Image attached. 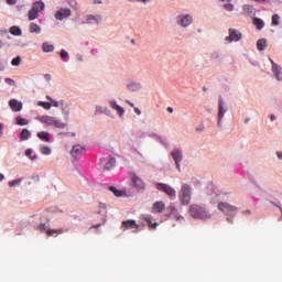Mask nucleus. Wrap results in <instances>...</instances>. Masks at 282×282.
I'll use <instances>...</instances> for the list:
<instances>
[{
    "label": "nucleus",
    "mask_w": 282,
    "mask_h": 282,
    "mask_svg": "<svg viewBox=\"0 0 282 282\" xmlns=\"http://www.w3.org/2000/svg\"><path fill=\"white\" fill-rule=\"evenodd\" d=\"M192 197H193V188L188 184H183L178 192V199L182 206H188V204H191Z\"/></svg>",
    "instance_id": "f257e3e1"
},
{
    "label": "nucleus",
    "mask_w": 282,
    "mask_h": 282,
    "mask_svg": "<svg viewBox=\"0 0 282 282\" xmlns=\"http://www.w3.org/2000/svg\"><path fill=\"white\" fill-rule=\"evenodd\" d=\"M189 215L194 219H208L210 215L206 209L197 204H193L189 206Z\"/></svg>",
    "instance_id": "f03ea898"
},
{
    "label": "nucleus",
    "mask_w": 282,
    "mask_h": 282,
    "mask_svg": "<svg viewBox=\"0 0 282 282\" xmlns=\"http://www.w3.org/2000/svg\"><path fill=\"white\" fill-rule=\"evenodd\" d=\"M37 120L42 122V124H47L48 127H55V129H65V123L61 121V119H56V117L42 116V117H39Z\"/></svg>",
    "instance_id": "7ed1b4c3"
},
{
    "label": "nucleus",
    "mask_w": 282,
    "mask_h": 282,
    "mask_svg": "<svg viewBox=\"0 0 282 282\" xmlns=\"http://www.w3.org/2000/svg\"><path fill=\"white\" fill-rule=\"evenodd\" d=\"M155 188L161 191V193H165V195H169V197H175L177 195V192H175L171 185L164 183H155Z\"/></svg>",
    "instance_id": "20e7f679"
},
{
    "label": "nucleus",
    "mask_w": 282,
    "mask_h": 282,
    "mask_svg": "<svg viewBox=\"0 0 282 282\" xmlns=\"http://www.w3.org/2000/svg\"><path fill=\"white\" fill-rule=\"evenodd\" d=\"M218 210H220L221 213H225V215H232L237 213L239 208L228 203L220 202L218 204Z\"/></svg>",
    "instance_id": "39448f33"
},
{
    "label": "nucleus",
    "mask_w": 282,
    "mask_h": 282,
    "mask_svg": "<svg viewBox=\"0 0 282 282\" xmlns=\"http://www.w3.org/2000/svg\"><path fill=\"white\" fill-rule=\"evenodd\" d=\"M37 230H41V232H45L46 230L47 237H54V235H63L64 232L63 229H47V226L45 224L39 225Z\"/></svg>",
    "instance_id": "423d86ee"
},
{
    "label": "nucleus",
    "mask_w": 282,
    "mask_h": 282,
    "mask_svg": "<svg viewBox=\"0 0 282 282\" xmlns=\"http://www.w3.org/2000/svg\"><path fill=\"white\" fill-rule=\"evenodd\" d=\"M177 23L182 28H188V25H191V23H193V17L191 14L180 15L177 18Z\"/></svg>",
    "instance_id": "0eeeda50"
},
{
    "label": "nucleus",
    "mask_w": 282,
    "mask_h": 282,
    "mask_svg": "<svg viewBox=\"0 0 282 282\" xmlns=\"http://www.w3.org/2000/svg\"><path fill=\"white\" fill-rule=\"evenodd\" d=\"M83 153H85V147L80 144L74 145L73 150L70 151V155H73L75 160L83 158Z\"/></svg>",
    "instance_id": "6e6552de"
},
{
    "label": "nucleus",
    "mask_w": 282,
    "mask_h": 282,
    "mask_svg": "<svg viewBox=\"0 0 282 282\" xmlns=\"http://www.w3.org/2000/svg\"><path fill=\"white\" fill-rule=\"evenodd\" d=\"M228 111L227 108L224 107V99H218V126L221 124V120H224V116Z\"/></svg>",
    "instance_id": "1a4fd4ad"
},
{
    "label": "nucleus",
    "mask_w": 282,
    "mask_h": 282,
    "mask_svg": "<svg viewBox=\"0 0 282 282\" xmlns=\"http://www.w3.org/2000/svg\"><path fill=\"white\" fill-rule=\"evenodd\" d=\"M133 228H140V225H138V223H135L133 219L123 220L121 223V230H133Z\"/></svg>",
    "instance_id": "9d476101"
},
{
    "label": "nucleus",
    "mask_w": 282,
    "mask_h": 282,
    "mask_svg": "<svg viewBox=\"0 0 282 282\" xmlns=\"http://www.w3.org/2000/svg\"><path fill=\"white\" fill-rule=\"evenodd\" d=\"M228 43H232V41H241V33L235 29H229V36L225 39Z\"/></svg>",
    "instance_id": "9b49d317"
},
{
    "label": "nucleus",
    "mask_w": 282,
    "mask_h": 282,
    "mask_svg": "<svg viewBox=\"0 0 282 282\" xmlns=\"http://www.w3.org/2000/svg\"><path fill=\"white\" fill-rule=\"evenodd\" d=\"M171 155L176 164V169L177 171H182L181 166H180V163L182 162L183 160V156H182V150H173L171 152Z\"/></svg>",
    "instance_id": "f8f14e48"
},
{
    "label": "nucleus",
    "mask_w": 282,
    "mask_h": 282,
    "mask_svg": "<svg viewBox=\"0 0 282 282\" xmlns=\"http://www.w3.org/2000/svg\"><path fill=\"white\" fill-rule=\"evenodd\" d=\"M67 17H72V10L70 9H59L55 13V19H57V21H63V19H67Z\"/></svg>",
    "instance_id": "ddd939ff"
},
{
    "label": "nucleus",
    "mask_w": 282,
    "mask_h": 282,
    "mask_svg": "<svg viewBox=\"0 0 282 282\" xmlns=\"http://www.w3.org/2000/svg\"><path fill=\"white\" fill-rule=\"evenodd\" d=\"M270 63L272 65V72L276 78V80H282V68L276 63H274V59L270 58Z\"/></svg>",
    "instance_id": "4468645a"
},
{
    "label": "nucleus",
    "mask_w": 282,
    "mask_h": 282,
    "mask_svg": "<svg viewBox=\"0 0 282 282\" xmlns=\"http://www.w3.org/2000/svg\"><path fill=\"white\" fill-rule=\"evenodd\" d=\"M166 208V205L164 202L159 200L155 202L152 206V213L158 214V213H164V209Z\"/></svg>",
    "instance_id": "2eb2a0df"
},
{
    "label": "nucleus",
    "mask_w": 282,
    "mask_h": 282,
    "mask_svg": "<svg viewBox=\"0 0 282 282\" xmlns=\"http://www.w3.org/2000/svg\"><path fill=\"white\" fill-rule=\"evenodd\" d=\"M9 107L13 111H21V109H23V104L17 99H11L9 101Z\"/></svg>",
    "instance_id": "dca6fc26"
},
{
    "label": "nucleus",
    "mask_w": 282,
    "mask_h": 282,
    "mask_svg": "<svg viewBox=\"0 0 282 282\" xmlns=\"http://www.w3.org/2000/svg\"><path fill=\"white\" fill-rule=\"evenodd\" d=\"M132 183H133V186L138 188V191H144V187H145L144 181H142V178H140L139 176H133Z\"/></svg>",
    "instance_id": "f3484780"
},
{
    "label": "nucleus",
    "mask_w": 282,
    "mask_h": 282,
    "mask_svg": "<svg viewBox=\"0 0 282 282\" xmlns=\"http://www.w3.org/2000/svg\"><path fill=\"white\" fill-rule=\"evenodd\" d=\"M110 107H111V109H116V111H118L119 116H123L124 115V108L118 106L116 100H111L110 101Z\"/></svg>",
    "instance_id": "a211bd4d"
},
{
    "label": "nucleus",
    "mask_w": 282,
    "mask_h": 282,
    "mask_svg": "<svg viewBox=\"0 0 282 282\" xmlns=\"http://www.w3.org/2000/svg\"><path fill=\"white\" fill-rule=\"evenodd\" d=\"M37 138L42 140V142H50V132H46V131L37 132Z\"/></svg>",
    "instance_id": "6ab92c4d"
},
{
    "label": "nucleus",
    "mask_w": 282,
    "mask_h": 282,
    "mask_svg": "<svg viewBox=\"0 0 282 282\" xmlns=\"http://www.w3.org/2000/svg\"><path fill=\"white\" fill-rule=\"evenodd\" d=\"M32 9L36 10L37 13L43 12V10H45V3L41 2V1H36L35 3H33Z\"/></svg>",
    "instance_id": "aec40b11"
},
{
    "label": "nucleus",
    "mask_w": 282,
    "mask_h": 282,
    "mask_svg": "<svg viewBox=\"0 0 282 282\" xmlns=\"http://www.w3.org/2000/svg\"><path fill=\"white\" fill-rule=\"evenodd\" d=\"M257 47L259 50V52H263V50H265V47H268V41H265V39H261L257 42Z\"/></svg>",
    "instance_id": "412c9836"
},
{
    "label": "nucleus",
    "mask_w": 282,
    "mask_h": 282,
    "mask_svg": "<svg viewBox=\"0 0 282 282\" xmlns=\"http://www.w3.org/2000/svg\"><path fill=\"white\" fill-rule=\"evenodd\" d=\"M87 23H91V21H95V23H100V21H102V17H100V15H93V14H90V15H87Z\"/></svg>",
    "instance_id": "4be33fe9"
},
{
    "label": "nucleus",
    "mask_w": 282,
    "mask_h": 282,
    "mask_svg": "<svg viewBox=\"0 0 282 282\" xmlns=\"http://www.w3.org/2000/svg\"><path fill=\"white\" fill-rule=\"evenodd\" d=\"M253 25H256L257 30H263V28L265 26V23L263 22V20L259 18H254Z\"/></svg>",
    "instance_id": "5701e85b"
},
{
    "label": "nucleus",
    "mask_w": 282,
    "mask_h": 282,
    "mask_svg": "<svg viewBox=\"0 0 282 282\" xmlns=\"http://www.w3.org/2000/svg\"><path fill=\"white\" fill-rule=\"evenodd\" d=\"M21 135V140L25 141V140H30V138H32V132H30V130L28 129H23L20 133Z\"/></svg>",
    "instance_id": "b1692460"
},
{
    "label": "nucleus",
    "mask_w": 282,
    "mask_h": 282,
    "mask_svg": "<svg viewBox=\"0 0 282 282\" xmlns=\"http://www.w3.org/2000/svg\"><path fill=\"white\" fill-rule=\"evenodd\" d=\"M30 32H31V34H41V26H39V24H36V23H31Z\"/></svg>",
    "instance_id": "393cba45"
},
{
    "label": "nucleus",
    "mask_w": 282,
    "mask_h": 282,
    "mask_svg": "<svg viewBox=\"0 0 282 282\" xmlns=\"http://www.w3.org/2000/svg\"><path fill=\"white\" fill-rule=\"evenodd\" d=\"M28 15H29V21H34V19H39V12L36 11V9H33V7L29 11Z\"/></svg>",
    "instance_id": "a878e982"
},
{
    "label": "nucleus",
    "mask_w": 282,
    "mask_h": 282,
    "mask_svg": "<svg viewBox=\"0 0 282 282\" xmlns=\"http://www.w3.org/2000/svg\"><path fill=\"white\" fill-rule=\"evenodd\" d=\"M115 166H116V158H110L109 161L105 165V170L111 171V169Z\"/></svg>",
    "instance_id": "bb28decb"
},
{
    "label": "nucleus",
    "mask_w": 282,
    "mask_h": 282,
    "mask_svg": "<svg viewBox=\"0 0 282 282\" xmlns=\"http://www.w3.org/2000/svg\"><path fill=\"white\" fill-rule=\"evenodd\" d=\"M10 34H12L13 36H21L22 31H21V28L19 26H11L10 28Z\"/></svg>",
    "instance_id": "cd10ccee"
},
{
    "label": "nucleus",
    "mask_w": 282,
    "mask_h": 282,
    "mask_svg": "<svg viewBox=\"0 0 282 282\" xmlns=\"http://www.w3.org/2000/svg\"><path fill=\"white\" fill-rule=\"evenodd\" d=\"M15 122H17V124H19V127H25L30 123L28 121V119H25L23 117H17Z\"/></svg>",
    "instance_id": "c85d7f7f"
},
{
    "label": "nucleus",
    "mask_w": 282,
    "mask_h": 282,
    "mask_svg": "<svg viewBox=\"0 0 282 282\" xmlns=\"http://www.w3.org/2000/svg\"><path fill=\"white\" fill-rule=\"evenodd\" d=\"M144 220L148 223L149 228H153V230H155V228H158L159 224L158 223H152L151 221V216H148L144 218Z\"/></svg>",
    "instance_id": "c756f323"
},
{
    "label": "nucleus",
    "mask_w": 282,
    "mask_h": 282,
    "mask_svg": "<svg viewBox=\"0 0 282 282\" xmlns=\"http://www.w3.org/2000/svg\"><path fill=\"white\" fill-rule=\"evenodd\" d=\"M43 52H54V45H52L47 42H44L43 43Z\"/></svg>",
    "instance_id": "7c9ffc66"
},
{
    "label": "nucleus",
    "mask_w": 282,
    "mask_h": 282,
    "mask_svg": "<svg viewBox=\"0 0 282 282\" xmlns=\"http://www.w3.org/2000/svg\"><path fill=\"white\" fill-rule=\"evenodd\" d=\"M109 191H111L116 197H122V192L118 191L115 186H110Z\"/></svg>",
    "instance_id": "2f4dec72"
},
{
    "label": "nucleus",
    "mask_w": 282,
    "mask_h": 282,
    "mask_svg": "<svg viewBox=\"0 0 282 282\" xmlns=\"http://www.w3.org/2000/svg\"><path fill=\"white\" fill-rule=\"evenodd\" d=\"M40 151H41L42 155H51L52 154V149H50L48 147H42Z\"/></svg>",
    "instance_id": "473e14b6"
},
{
    "label": "nucleus",
    "mask_w": 282,
    "mask_h": 282,
    "mask_svg": "<svg viewBox=\"0 0 282 282\" xmlns=\"http://www.w3.org/2000/svg\"><path fill=\"white\" fill-rule=\"evenodd\" d=\"M11 65H13V67H19V65H21V56H17L11 61Z\"/></svg>",
    "instance_id": "72a5a7b5"
},
{
    "label": "nucleus",
    "mask_w": 282,
    "mask_h": 282,
    "mask_svg": "<svg viewBox=\"0 0 282 282\" xmlns=\"http://www.w3.org/2000/svg\"><path fill=\"white\" fill-rule=\"evenodd\" d=\"M129 91H138L140 90V84H130L128 85Z\"/></svg>",
    "instance_id": "f704fd0d"
},
{
    "label": "nucleus",
    "mask_w": 282,
    "mask_h": 282,
    "mask_svg": "<svg viewBox=\"0 0 282 282\" xmlns=\"http://www.w3.org/2000/svg\"><path fill=\"white\" fill-rule=\"evenodd\" d=\"M280 21H281V17H279V14H274V15L272 17V22H271V24H272V25H279Z\"/></svg>",
    "instance_id": "c9c22d12"
},
{
    "label": "nucleus",
    "mask_w": 282,
    "mask_h": 282,
    "mask_svg": "<svg viewBox=\"0 0 282 282\" xmlns=\"http://www.w3.org/2000/svg\"><path fill=\"white\" fill-rule=\"evenodd\" d=\"M242 10H243V12H247V14H252V6H250V4H245L242 7Z\"/></svg>",
    "instance_id": "e433bc0d"
},
{
    "label": "nucleus",
    "mask_w": 282,
    "mask_h": 282,
    "mask_svg": "<svg viewBox=\"0 0 282 282\" xmlns=\"http://www.w3.org/2000/svg\"><path fill=\"white\" fill-rule=\"evenodd\" d=\"M40 107H43L44 109L48 110V109H52V104L46 101H41Z\"/></svg>",
    "instance_id": "4c0bfd02"
},
{
    "label": "nucleus",
    "mask_w": 282,
    "mask_h": 282,
    "mask_svg": "<svg viewBox=\"0 0 282 282\" xmlns=\"http://www.w3.org/2000/svg\"><path fill=\"white\" fill-rule=\"evenodd\" d=\"M224 8L227 10V12H232L235 10V4L226 3L224 4Z\"/></svg>",
    "instance_id": "58836bf2"
},
{
    "label": "nucleus",
    "mask_w": 282,
    "mask_h": 282,
    "mask_svg": "<svg viewBox=\"0 0 282 282\" xmlns=\"http://www.w3.org/2000/svg\"><path fill=\"white\" fill-rule=\"evenodd\" d=\"M25 155H26V158H30L31 160H36V156H30V155H32V150L31 149H28L25 151Z\"/></svg>",
    "instance_id": "ea45409f"
},
{
    "label": "nucleus",
    "mask_w": 282,
    "mask_h": 282,
    "mask_svg": "<svg viewBox=\"0 0 282 282\" xmlns=\"http://www.w3.org/2000/svg\"><path fill=\"white\" fill-rule=\"evenodd\" d=\"M17 184H21V180H14L9 182V186H17Z\"/></svg>",
    "instance_id": "a19ab883"
},
{
    "label": "nucleus",
    "mask_w": 282,
    "mask_h": 282,
    "mask_svg": "<svg viewBox=\"0 0 282 282\" xmlns=\"http://www.w3.org/2000/svg\"><path fill=\"white\" fill-rule=\"evenodd\" d=\"M67 56H69V53H67L66 51L61 52V57L62 58H67Z\"/></svg>",
    "instance_id": "79ce46f5"
},
{
    "label": "nucleus",
    "mask_w": 282,
    "mask_h": 282,
    "mask_svg": "<svg viewBox=\"0 0 282 282\" xmlns=\"http://www.w3.org/2000/svg\"><path fill=\"white\" fill-rule=\"evenodd\" d=\"M8 6H14L17 0H7Z\"/></svg>",
    "instance_id": "37998d69"
},
{
    "label": "nucleus",
    "mask_w": 282,
    "mask_h": 282,
    "mask_svg": "<svg viewBox=\"0 0 282 282\" xmlns=\"http://www.w3.org/2000/svg\"><path fill=\"white\" fill-rule=\"evenodd\" d=\"M6 83H8L9 85H14V82L11 78H6Z\"/></svg>",
    "instance_id": "c03bdc74"
},
{
    "label": "nucleus",
    "mask_w": 282,
    "mask_h": 282,
    "mask_svg": "<svg viewBox=\"0 0 282 282\" xmlns=\"http://www.w3.org/2000/svg\"><path fill=\"white\" fill-rule=\"evenodd\" d=\"M51 107H58V101L52 100Z\"/></svg>",
    "instance_id": "a18cd8bd"
},
{
    "label": "nucleus",
    "mask_w": 282,
    "mask_h": 282,
    "mask_svg": "<svg viewBox=\"0 0 282 282\" xmlns=\"http://www.w3.org/2000/svg\"><path fill=\"white\" fill-rule=\"evenodd\" d=\"M134 112L137 113V116H141L142 115V111H140L139 108H135V107H134Z\"/></svg>",
    "instance_id": "49530a36"
},
{
    "label": "nucleus",
    "mask_w": 282,
    "mask_h": 282,
    "mask_svg": "<svg viewBox=\"0 0 282 282\" xmlns=\"http://www.w3.org/2000/svg\"><path fill=\"white\" fill-rule=\"evenodd\" d=\"M44 78H45L46 80H52V76H51L50 74L44 75Z\"/></svg>",
    "instance_id": "de8ad7c7"
},
{
    "label": "nucleus",
    "mask_w": 282,
    "mask_h": 282,
    "mask_svg": "<svg viewBox=\"0 0 282 282\" xmlns=\"http://www.w3.org/2000/svg\"><path fill=\"white\" fill-rule=\"evenodd\" d=\"M270 120L272 121V122H274V120H276V116H274V115H270Z\"/></svg>",
    "instance_id": "09e8293b"
},
{
    "label": "nucleus",
    "mask_w": 282,
    "mask_h": 282,
    "mask_svg": "<svg viewBox=\"0 0 282 282\" xmlns=\"http://www.w3.org/2000/svg\"><path fill=\"white\" fill-rule=\"evenodd\" d=\"M0 135H3V123H0Z\"/></svg>",
    "instance_id": "8fccbe9b"
},
{
    "label": "nucleus",
    "mask_w": 282,
    "mask_h": 282,
    "mask_svg": "<svg viewBox=\"0 0 282 282\" xmlns=\"http://www.w3.org/2000/svg\"><path fill=\"white\" fill-rule=\"evenodd\" d=\"M4 180H6V176L2 173H0V182H3Z\"/></svg>",
    "instance_id": "3c124183"
},
{
    "label": "nucleus",
    "mask_w": 282,
    "mask_h": 282,
    "mask_svg": "<svg viewBox=\"0 0 282 282\" xmlns=\"http://www.w3.org/2000/svg\"><path fill=\"white\" fill-rule=\"evenodd\" d=\"M278 159L282 160V152H276Z\"/></svg>",
    "instance_id": "603ef678"
},
{
    "label": "nucleus",
    "mask_w": 282,
    "mask_h": 282,
    "mask_svg": "<svg viewBox=\"0 0 282 282\" xmlns=\"http://www.w3.org/2000/svg\"><path fill=\"white\" fill-rule=\"evenodd\" d=\"M169 113H173V107H167Z\"/></svg>",
    "instance_id": "864d4df0"
},
{
    "label": "nucleus",
    "mask_w": 282,
    "mask_h": 282,
    "mask_svg": "<svg viewBox=\"0 0 282 282\" xmlns=\"http://www.w3.org/2000/svg\"><path fill=\"white\" fill-rule=\"evenodd\" d=\"M137 1H140L141 3H147V1L149 0H137Z\"/></svg>",
    "instance_id": "5fc2aeb1"
},
{
    "label": "nucleus",
    "mask_w": 282,
    "mask_h": 282,
    "mask_svg": "<svg viewBox=\"0 0 282 282\" xmlns=\"http://www.w3.org/2000/svg\"><path fill=\"white\" fill-rule=\"evenodd\" d=\"M243 214L245 215H250V210H245Z\"/></svg>",
    "instance_id": "6e6d98bb"
},
{
    "label": "nucleus",
    "mask_w": 282,
    "mask_h": 282,
    "mask_svg": "<svg viewBox=\"0 0 282 282\" xmlns=\"http://www.w3.org/2000/svg\"><path fill=\"white\" fill-rule=\"evenodd\" d=\"M127 104L130 105V107H133V102L127 101Z\"/></svg>",
    "instance_id": "4d7b16f0"
},
{
    "label": "nucleus",
    "mask_w": 282,
    "mask_h": 282,
    "mask_svg": "<svg viewBox=\"0 0 282 282\" xmlns=\"http://www.w3.org/2000/svg\"><path fill=\"white\" fill-rule=\"evenodd\" d=\"M0 47H3V41L0 40Z\"/></svg>",
    "instance_id": "13d9d810"
},
{
    "label": "nucleus",
    "mask_w": 282,
    "mask_h": 282,
    "mask_svg": "<svg viewBox=\"0 0 282 282\" xmlns=\"http://www.w3.org/2000/svg\"><path fill=\"white\" fill-rule=\"evenodd\" d=\"M220 1H226L227 3H230V1H232V0H220Z\"/></svg>",
    "instance_id": "bf43d9fd"
},
{
    "label": "nucleus",
    "mask_w": 282,
    "mask_h": 282,
    "mask_svg": "<svg viewBox=\"0 0 282 282\" xmlns=\"http://www.w3.org/2000/svg\"><path fill=\"white\" fill-rule=\"evenodd\" d=\"M213 188H214L213 186H209V187H208V191H213Z\"/></svg>",
    "instance_id": "052dcab7"
},
{
    "label": "nucleus",
    "mask_w": 282,
    "mask_h": 282,
    "mask_svg": "<svg viewBox=\"0 0 282 282\" xmlns=\"http://www.w3.org/2000/svg\"><path fill=\"white\" fill-rule=\"evenodd\" d=\"M227 221H230L232 224V219H230V218H227Z\"/></svg>",
    "instance_id": "680f3d73"
},
{
    "label": "nucleus",
    "mask_w": 282,
    "mask_h": 282,
    "mask_svg": "<svg viewBox=\"0 0 282 282\" xmlns=\"http://www.w3.org/2000/svg\"><path fill=\"white\" fill-rule=\"evenodd\" d=\"M254 1H258V2H259V1H265V0H254Z\"/></svg>",
    "instance_id": "e2e57ef3"
},
{
    "label": "nucleus",
    "mask_w": 282,
    "mask_h": 282,
    "mask_svg": "<svg viewBox=\"0 0 282 282\" xmlns=\"http://www.w3.org/2000/svg\"><path fill=\"white\" fill-rule=\"evenodd\" d=\"M203 89H204V91H206V87H204Z\"/></svg>",
    "instance_id": "0e129e2a"
},
{
    "label": "nucleus",
    "mask_w": 282,
    "mask_h": 282,
    "mask_svg": "<svg viewBox=\"0 0 282 282\" xmlns=\"http://www.w3.org/2000/svg\"><path fill=\"white\" fill-rule=\"evenodd\" d=\"M72 135H76L75 133H72Z\"/></svg>",
    "instance_id": "69168bd1"
}]
</instances>
